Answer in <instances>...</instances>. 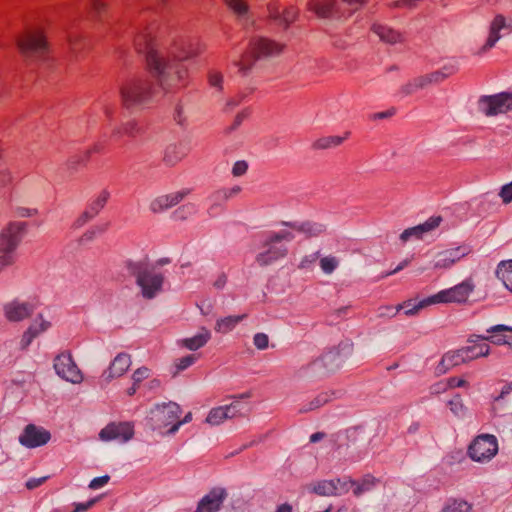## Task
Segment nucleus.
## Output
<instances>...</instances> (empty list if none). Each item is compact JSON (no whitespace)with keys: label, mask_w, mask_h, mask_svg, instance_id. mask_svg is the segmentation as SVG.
Listing matches in <instances>:
<instances>
[{"label":"nucleus","mask_w":512,"mask_h":512,"mask_svg":"<svg viewBox=\"0 0 512 512\" xmlns=\"http://www.w3.org/2000/svg\"><path fill=\"white\" fill-rule=\"evenodd\" d=\"M201 53L198 43L181 41L176 43L168 55L160 51L149 52L146 62L149 72L165 91H176L188 84L189 71L184 60Z\"/></svg>","instance_id":"nucleus-1"},{"label":"nucleus","mask_w":512,"mask_h":512,"mask_svg":"<svg viewBox=\"0 0 512 512\" xmlns=\"http://www.w3.org/2000/svg\"><path fill=\"white\" fill-rule=\"evenodd\" d=\"M20 54L30 62L46 61L50 55V45L43 28L30 27L16 40Z\"/></svg>","instance_id":"nucleus-2"},{"label":"nucleus","mask_w":512,"mask_h":512,"mask_svg":"<svg viewBox=\"0 0 512 512\" xmlns=\"http://www.w3.org/2000/svg\"><path fill=\"white\" fill-rule=\"evenodd\" d=\"M152 96L149 81L141 76L126 79L120 86V97L123 106L132 108L146 103Z\"/></svg>","instance_id":"nucleus-3"},{"label":"nucleus","mask_w":512,"mask_h":512,"mask_svg":"<svg viewBox=\"0 0 512 512\" xmlns=\"http://www.w3.org/2000/svg\"><path fill=\"white\" fill-rule=\"evenodd\" d=\"M129 271L136 277L137 284L142 289V295L147 299H152L161 290L164 277L149 269L142 263H131L128 266Z\"/></svg>","instance_id":"nucleus-4"},{"label":"nucleus","mask_w":512,"mask_h":512,"mask_svg":"<svg viewBox=\"0 0 512 512\" xmlns=\"http://www.w3.org/2000/svg\"><path fill=\"white\" fill-rule=\"evenodd\" d=\"M474 290V284L471 280H465L462 283L438 292L424 299L423 304H438V303H464Z\"/></svg>","instance_id":"nucleus-5"},{"label":"nucleus","mask_w":512,"mask_h":512,"mask_svg":"<svg viewBox=\"0 0 512 512\" xmlns=\"http://www.w3.org/2000/svg\"><path fill=\"white\" fill-rule=\"evenodd\" d=\"M293 239V235L289 231H280L272 234L266 241L268 249L257 255L256 261L260 266H266L278 259L284 257L287 254V248L280 246L277 247L275 244L281 241H290Z\"/></svg>","instance_id":"nucleus-6"},{"label":"nucleus","mask_w":512,"mask_h":512,"mask_svg":"<svg viewBox=\"0 0 512 512\" xmlns=\"http://www.w3.org/2000/svg\"><path fill=\"white\" fill-rule=\"evenodd\" d=\"M498 452L497 439L493 435L483 434L474 439L468 448V454L477 462L490 461Z\"/></svg>","instance_id":"nucleus-7"},{"label":"nucleus","mask_w":512,"mask_h":512,"mask_svg":"<svg viewBox=\"0 0 512 512\" xmlns=\"http://www.w3.org/2000/svg\"><path fill=\"white\" fill-rule=\"evenodd\" d=\"M481 111L487 116L506 113L512 109V93L503 92L484 96L479 101Z\"/></svg>","instance_id":"nucleus-8"},{"label":"nucleus","mask_w":512,"mask_h":512,"mask_svg":"<svg viewBox=\"0 0 512 512\" xmlns=\"http://www.w3.org/2000/svg\"><path fill=\"white\" fill-rule=\"evenodd\" d=\"M347 4L351 9H357L366 0H340ZM308 9L320 18H328L339 12L338 0H309Z\"/></svg>","instance_id":"nucleus-9"},{"label":"nucleus","mask_w":512,"mask_h":512,"mask_svg":"<svg viewBox=\"0 0 512 512\" xmlns=\"http://www.w3.org/2000/svg\"><path fill=\"white\" fill-rule=\"evenodd\" d=\"M54 369L56 373L66 381L80 383L83 379L81 371L69 352H62L55 357Z\"/></svg>","instance_id":"nucleus-10"},{"label":"nucleus","mask_w":512,"mask_h":512,"mask_svg":"<svg viewBox=\"0 0 512 512\" xmlns=\"http://www.w3.org/2000/svg\"><path fill=\"white\" fill-rule=\"evenodd\" d=\"M25 224L22 222H10L0 232V252L14 253L21 242Z\"/></svg>","instance_id":"nucleus-11"},{"label":"nucleus","mask_w":512,"mask_h":512,"mask_svg":"<svg viewBox=\"0 0 512 512\" xmlns=\"http://www.w3.org/2000/svg\"><path fill=\"white\" fill-rule=\"evenodd\" d=\"M454 73V67H444L439 71H434L429 74L419 76L405 86V92L407 94H411L418 89H424L432 84L440 83Z\"/></svg>","instance_id":"nucleus-12"},{"label":"nucleus","mask_w":512,"mask_h":512,"mask_svg":"<svg viewBox=\"0 0 512 512\" xmlns=\"http://www.w3.org/2000/svg\"><path fill=\"white\" fill-rule=\"evenodd\" d=\"M134 435V427L130 422H112L99 433L102 441L118 440L126 442Z\"/></svg>","instance_id":"nucleus-13"},{"label":"nucleus","mask_w":512,"mask_h":512,"mask_svg":"<svg viewBox=\"0 0 512 512\" xmlns=\"http://www.w3.org/2000/svg\"><path fill=\"white\" fill-rule=\"evenodd\" d=\"M251 52H253L258 59L281 54L285 45L275 40L265 37H255L249 42Z\"/></svg>","instance_id":"nucleus-14"},{"label":"nucleus","mask_w":512,"mask_h":512,"mask_svg":"<svg viewBox=\"0 0 512 512\" xmlns=\"http://www.w3.org/2000/svg\"><path fill=\"white\" fill-rule=\"evenodd\" d=\"M152 419L158 424L159 428H165L173 424L179 419L181 408L177 403L169 402L159 405L152 412Z\"/></svg>","instance_id":"nucleus-15"},{"label":"nucleus","mask_w":512,"mask_h":512,"mask_svg":"<svg viewBox=\"0 0 512 512\" xmlns=\"http://www.w3.org/2000/svg\"><path fill=\"white\" fill-rule=\"evenodd\" d=\"M269 18L283 28H287L298 16L296 7H282L279 3L273 2L268 5Z\"/></svg>","instance_id":"nucleus-16"},{"label":"nucleus","mask_w":512,"mask_h":512,"mask_svg":"<svg viewBox=\"0 0 512 512\" xmlns=\"http://www.w3.org/2000/svg\"><path fill=\"white\" fill-rule=\"evenodd\" d=\"M50 437V433L47 430L29 424L19 437V441L28 448H35L46 444L50 440Z\"/></svg>","instance_id":"nucleus-17"},{"label":"nucleus","mask_w":512,"mask_h":512,"mask_svg":"<svg viewBox=\"0 0 512 512\" xmlns=\"http://www.w3.org/2000/svg\"><path fill=\"white\" fill-rule=\"evenodd\" d=\"M226 497L227 492L224 488H213L200 500L195 512H218Z\"/></svg>","instance_id":"nucleus-18"},{"label":"nucleus","mask_w":512,"mask_h":512,"mask_svg":"<svg viewBox=\"0 0 512 512\" xmlns=\"http://www.w3.org/2000/svg\"><path fill=\"white\" fill-rule=\"evenodd\" d=\"M469 253L468 248L459 246L439 252L434 260L435 269H447Z\"/></svg>","instance_id":"nucleus-19"},{"label":"nucleus","mask_w":512,"mask_h":512,"mask_svg":"<svg viewBox=\"0 0 512 512\" xmlns=\"http://www.w3.org/2000/svg\"><path fill=\"white\" fill-rule=\"evenodd\" d=\"M189 192L188 189H184L170 194L160 195L151 201L149 208L153 213H161L180 203Z\"/></svg>","instance_id":"nucleus-20"},{"label":"nucleus","mask_w":512,"mask_h":512,"mask_svg":"<svg viewBox=\"0 0 512 512\" xmlns=\"http://www.w3.org/2000/svg\"><path fill=\"white\" fill-rule=\"evenodd\" d=\"M477 340L469 339L468 344L461 348L466 363L490 354V346L476 336Z\"/></svg>","instance_id":"nucleus-21"},{"label":"nucleus","mask_w":512,"mask_h":512,"mask_svg":"<svg viewBox=\"0 0 512 512\" xmlns=\"http://www.w3.org/2000/svg\"><path fill=\"white\" fill-rule=\"evenodd\" d=\"M154 32L155 29L152 26H145L138 29L134 37V46L138 52H146L149 54L151 51H157L154 49ZM148 55H146L147 57Z\"/></svg>","instance_id":"nucleus-22"},{"label":"nucleus","mask_w":512,"mask_h":512,"mask_svg":"<svg viewBox=\"0 0 512 512\" xmlns=\"http://www.w3.org/2000/svg\"><path fill=\"white\" fill-rule=\"evenodd\" d=\"M35 305L13 301L4 307L5 316L10 321H21L28 318L34 311Z\"/></svg>","instance_id":"nucleus-23"},{"label":"nucleus","mask_w":512,"mask_h":512,"mask_svg":"<svg viewBox=\"0 0 512 512\" xmlns=\"http://www.w3.org/2000/svg\"><path fill=\"white\" fill-rule=\"evenodd\" d=\"M131 366V357L128 354L121 353L117 355L104 372L103 377L106 381L121 377Z\"/></svg>","instance_id":"nucleus-24"},{"label":"nucleus","mask_w":512,"mask_h":512,"mask_svg":"<svg viewBox=\"0 0 512 512\" xmlns=\"http://www.w3.org/2000/svg\"><path fill=\"white\" fill-rule=\"evenodd\" d=\"M506 27V18L502 14L496 15L490 24L489 35L486 43L483 45L479 53H485L494 47L496 42L501 38L500 31Z\"/></svg>","instance_id":"nucleus-25"},{"label":"nucleus","mask_w":512,"mask_h":512,"mask_svg":"<svg viewBox=\"0 0 512 512\" xmlns=\"http://www.w3.org/2000/svg\"><path fill=\"white\" fill-rule=\"evenodd\" d=\"M188 153L189 147L186 143H173L165 148L163 161L169 166H174L183 160L188 155Z\"/></svg>","instance_id":"nucleus-26"},{"label":"nucleus","mask_w":512,"mask_h":512,"mask_svg":"<svg viewBox=\"0 0 512 512\" xmlns=\"http://www.w3.org/2000/svg\"><path fill=\"white\" fill-rule=\"evenodd\" d=\"M371 30L385 43L396 44L404 41V36L401 32L387 25L375 23L372 25Z\"/></svg>","instance_id":"nucleus-27"},{"label":"nucleus","mask_w":512,"mask_h":512,"mask_svg":"<svg viewBox=\"0 0 512 512\" xmlns=\"http://www.w3.org/2000/svg\"><path fill=\"white\" fill-rule=\"evenodd\" d=\"M466 363L461 348L454 351H449L443 355L437 370L439 373H446L455 366Z\"/></svg>","instance_id":"nucleus-28"},{"label":"nucleus","mask_w":512,"mask_h":512,"mask_svg":"<svg viewBox=\"0 0 512 512\" xmlns=\"http://www.w3.org/2000/svg\"><path fill=\"white\" fill-rule=\"evenodd\" d=\"M50 324L39 317L35 320L34 324H32L28 330L23 334L21 339L22 348H27L32 340L38 336L40 333L46 331Z\"/></svg>","instance_id":"nucleus-29"},{"label":"nucleus","mask_w":512,"mask_h":512,"mask_svg":"<svg viewBox=\"0 0 512 512\" xmlns=\"http://www.w3.org/2000/svg\"><path fill=\"white\" fill-rule=\"evenodd\" d=\"M488 333H491V337H481V340L491 341L497 345L507 344L512 347V342L508 340L507 336L500 334L502 332H512L511 326L506 325H496L487 330Z\"/></svg>","instance_id":"nucleus-30"},{"label":"nucleus","mask_w":512,"mask_h":512,"mask_svg":"<svg viewBox=\"0 0 512 512\" xmlns=\"http://www.w3.org/2000/svg\"><path fill=\"white\" fill-rule=\"evenodd\" d=\"M257 60L258 58L251 52V46L249 45L247 50L238 59L233 60V65L238 68L240 74L245 75L251 70Z\"/></svg>","instance_id":"nucleus-31"},{"label":"nucleus","mask_w":512,"mask_h":512,"mask_svg":"<svg viewBox=\"0 0 512 512\" xmlns=\"http://www.w3.org/2000/svg\"><path fill=\"white\" fill-rule=\"evenodd\" d=\"M209 339H210V332L208 330H203L201 333H199L193 337L180 340L179 344L182 347H185V348L193 351V350H197V349L203 347L208 342Z\"/></svg>","instance_id":"nucleus-32"},{"label":"nucleus","mask_w":512,"mask_h":512,"mask_svg":"<svg viewBox=\"0 0 512 512\" xmlns=\"http://www.w3.org/2000/svg\"><path fill=\"white\" fill-rule=\"evenodd\" d=\"M496 276L512 292V260L501 261L497 266Z\"/></svg>","instance_id":"nucleus-33"},{"label":"nucleus","mask_w":512,"mask_h":512,"mask_svg":"<svg viewBox=\"0 0 512 512\" xmlns=\"http://www.w3.org/2000/svg\"><path fill=\"white\" fill-rule=\"evenodd\" d=\"M378 483L379 480L374 476L365 475L361 480L355 481V484H353V494L358 497L365 492L371 491Z\"/></svg>","instance_id":"nucleus-34"},{"label":"nucleus","mask_w":512,"mask_h":512,"mask_svg":"<svg viewBox=\"0 0 512 512\" xmlns=\"http://www.w3.org/2000/svg\"><path fill=\"white\" fill-rule=\"evenodd\" d=\"M347 135L348 134L343 137L336 135L320 137L313 142L312 147L316 150L337 147L342 144V142L347 138Z\"/></svg>","instance_id":"nucleus-35"},{"label":"nucleus","mask_w":512,"mask_h":512,"mask_svg":"<svg viewBox=\"0 0 512 512\" xmlns=\"http://www.w3.org/2000/svg\"><path fill=\"white\" fill-rule=\"evenodd\" d=\"M309 489L319 496H335L336 488L331 480L318 481L309 486Z\"/></svg>","instance_id":"nucleus-36"},{"label":"nucleus","mask_w":512,"mask_h":512,"mask_svg":"<svg viewBox=\"0 0 512 512\" xmlns=\"http://www.w3.org/2000/svg\"><path fill=\"white\" fill-rule=\"evenodd\" d=\"M292 228L307 234L309 237H317L325 231V226L320 223L304 222L300 225H292Z\"/></svg>","instance_id":"nucleus-37"},{"label":"nucleus","mask_w":512,"mask_h":512,"mask_svg":"<svg viewBox=\"0 0 512 512\" xmlns=\"http://www.w3.org/2000/svg\"><path fill=\"white\" fill-rule=\"evenodd\" d=\"M246 315L241 316H228L217 321L215 330L220 333H227L231 331Z\"/></svg>","instance_id":"nucleus-38"},{"label":"nucleus","mask_w":512,"mask_h":512,"mask_svg":"<svg viewBox=\"0 0 512 512\" xmlns=\"http://www.w3.org/2000/svg\"><path fill=\"white\" fill-rule=\"evenodd\" d=\"M109 197L110 193L107 190H102L88 207V213H90V216H96L104 208Z\"/></svg>","instance_id":"nucleus-39"},{"label":"nucleus","mask_w":512,"mask_h":512,"mask_svg":"<svg viewBox=\"0 0 512 512\" xmlns=\"http://www.w3.org/2000/svg\"><path fill=\"white\" fill-rule=\"evenodd\" d=\"M227 415H229V408L224 406L216 407L210 410L206 422L211 425H219L228 419Z\"/></svg>","instance_id":"nucleus-40"},{"label":"nucleus","mask_w":512,"mask_h":512,"mask_svg":"<svg viewBox=\"0 0 512 512\" xmlns=\"http://www.w3.org/2000/svg\"><path fill=\"white\" fill-rule=\"evenodd\" d=\"M471 504L464 500H451L449 501L441 512H470Z\"/></svg>","instance_id":"nucleus-41"},{"label":"nucleus","mask_w":512,"mask_h":512,"mask_svg":"<svg viewBox=\"0 0 512 512\" xmlns=\"http://www.w3.org/2000/svg\"><path fill=\"white\" fill-rule=\"evenodd\" d=\"M15 177L8 167L0 168V192L12 188Z\"/></svg>","instance_id":"nucleus-42"},{"label":"nucleus","mask_w":512,"mask_h":512,"mask_svg":"<svg viewBox=\"0 0 512 512\" xmlns=\"http://www.w3.org/2000/svg\"><path fill=\"white\" fill-rule=\"evenodd\" d=\"M441 221L442 218L440 216L430 217L424 223L415 226L413 230L420 232V234L423 236L425 233H428L437 228L440 225Z\"/></svg>","instance_id":"nucleus-43"},{"label":"nucleus","mask_w":512,"mask_h":512,"mask_svg":"<svg viewBox=\"0 0 512 512\" xmlns=\"http://www.w3.org/2000/svg\"><path fill=\"white\" fill-rule=\"evenodd\" d=\"M236 15L244 16L248 12V5L244 0H223Z\"/></svg>","instance_id":"nucleus-44"},{"label":"nucleus","mask_w":512,"mask_h":512,"mask_svg":"<svg viewBox=\"0 0 512 512\" xmlns=\"http://www.w3.org/2000/svg\"><path fill=\"white\" fill-rule=\"evenodd\" d=\"M336 488V495L344 494L349 492L350 489L353 490L355 484L354 480L351 479H333L331 480Z\"/></svg>","instance_id":"nucleus-45"},{"label":"nucleus","mask_w":512,"mask_h":512,"mask_svg":"<svg viewBox=\"0 0 512 512\" xmlns=\"http://www.w3.org/2000/svg\"><path fill=\"white\" fill-rule=\"evenodd\" d=\"M139 126L135 121H128L118 129L115 130L114 134L134 136L139 132Z\"/></svg>","instance_id":"nucleus-46"},{"label":"nucleus","mask_w":512,"mask_h":512,"mask_svg":"<svg viewBox=\"0 0 512 512\" xmlns=\"http://www.w3.org/2000/svg\"><path fill=\"white\" fill-rule=\"evenodd\" d=\"M197 357L195 355H187L180 359H177L174 363L176 371H174V375L180 373L181 371L187 369L191 365H193L196 361Z\"/></svg>","instance_id":"nucleus-47"},{"label":"nucleus","mask_w":512,"mask_h":512,"mask_svg":"<svg viewBox=\"0 0 512 512\" xmlns=\"http://www.w3.org/2000/svg\"><path fill=\"white\" fill-rule=\"evenodd\" d=\"M330 400V395L328 393H321L315 397L313 401L310 402L308 407L302 408L301 412H307L314 409H317L324 404H326Z\"/></svg>","instance_id":"nucleus-48"},{"label":"nucleus","mask_w":512,"mask_h":512,"mask_svg":"<svg viewBox=\"0 0 512 512\" xmlns=\"http://www.w3.org/2000/svg\"><path fill=\"white\" fill-rule=\"evenodd\" d=\"M337 266H338V260L335 257L328 256V257H324L320 260V267L327 274L332 273L336 269Z\"/></svg>","instance_id":"nucleus-49"},{"label":"nucleus","mask_w":512,"mask_h":512,"mask_svg":"<svg viewBox=\"0 0 512 512\" xmlns=\"http://www.w3.org/2000/svg\"><path fill=\"white\" fill-rule=\"evenodd\" d=\"M403 308L402 305L392 306V305H385L378 308V316L379 317H393L395 316L401 309Z\"/></svg>","instance_id":"nucleus-50"},{"label":"nucleus","mask_w":512,"mask_h":512,"mask_svg":"<svg viewBox=\"0 0 512 512\" xmlns=\"http://www.w3.org/2000/svg\"><path fill=\"white\" fill-rule=\"evenodd\" d=\"M225 408H229V415H227L228 419H232L235 417L243 416V407L240 405L239 401H234L229 405L224 406Z\"/></svg>","instance_id":"nucleus-51"},{"label":"nucleus","mask_w":512,"mask_h":512,"mask_svg":"<svg viewBox=\"0 0 512 512\" xmlns=\"http://www.w3.org/2000/svg\"><path fill=\"white\" fill-rule=\"evenodd\" d=\"M499 197L504 204H509L512 202V181L502 186L499 192Z\"/></svg>","instance_id":"nucleus-52"},{"label":"nucleus","mask_w":512,"mask_h":512,"mask_svg":"<svg viewBox=\"0 0 512 512\" xmlns=\"http://www.w3.org/2000/svg\"><path fill=\"white\" fill-rule=\"evenodd\" d=\"M0 272L5 269L6 267H9L14 264L15 262V256L14 253L10 252H0Z\"/></svg>","instance_id":"nucleus-53"},{"label":"nucleus","mask_w":512,"mask_h":512,"mask_svg":"<svg viewBox=\"0 0 512 512\" xmlns=\"http://www.w3.org/2000/svg\"><path fill=\"white\" fill-rule=\"evenodd\" d=\"M149 376L150 370L146 367H141L133 373L132 379L135 384L139 385L143 380L147 379Z\"/></svg>","instance_id":"nucleus-54"},{"label":"nucleus","mask_w":512,"mask_h":512,"mask_svg":"<svg viewBox=\"0 0 512 512\" xmlns=\"http://www.w3.org/2000/svg\"><path fill=\"white\" fill-rule=\"evenodd\" d=\"M209 84L212 87L221 89L223 82V75L218 71H211L208 75Z\"/></svg>","instance_id":"nucleus-55"},{"label":"nucleus","mask_w":512,"mask_h":512,"mask_svg":"<svg viewBox=\"0 0 512 512\" xmlns=\"http://www.w3.org/2000/svg\"><path fill=\"white\" fill-rule=\"evenodd\" d=\"M254 344L260 350L266 349L269 344V338L264 333H257L254 336Z\"/></svg>","instance_id":"nucleus-56"},{"label":"nucleus","mask_w":512,"mask_h":512,"mask_svg":"<svg viewBox=\"0 0 512 512\" xmlns=\"http://www.w3.org/2000/svg\"><path fill=\"white\" fill-rule=\"evenodd\" d=\"M194 211L195 206L193 204H187L177 209L174 214L179 219H185L188 214H192Z\"/></svg>","instance_id":"nucleus-57"},{"label":"nucleus","mask_w":512,"mask_h":512,"mask_svg":"<svg viewBox=\"0 0 512 512\" xmlns=\"http://www.w3.org/2000/svg\"><path fill=\"white\" fill-rule=\"evenodd\" d=\"M248 169V164L245 161H237L232 169V173L234 176H242L246 173Z\"/></svg>","instance_id":"nucleus-58"},{"label":"nucleus","mask_w":512,"mask_h":512,"mask_svg":"<svg viewBox=\"0 0 512 512\" xmlns=\"http://www.w3.org/2000/svg\"><path fill=\"white\" fill-rule=\"evenodd\" d=\"M109 479H110V477L108 475L94 478L90 482L89 488L93 489V490L101 488L109 482Z\"/></svg>","instance_id":"nucleus-59"},{"label":"nucleus","mask_w":512,"mask_h":512,"mask_svg":"<svg viewBox=\"0 0 512 512\" xmlns=\"http://www.w3.org/2000/svg\"><path fill=\"white\" fill-rule=\"evenodd\" d=\"M413 229H414V227H411V228H408V229L404 230L402 232V234L400 235V239L403 242H406L409 239H411L412 237L417 238V239L422 238V235L420 234V232H418L416 230H413Z\"/></svg>","instance_id":"nucleus-60"},{"label":"nucleus","mask_w":512,"mask_h":512,"mask_svg":"<svg viewBox=\"0 0 512 512\" xmlns=\"http://www.w3.org/2000/svg\"><path fill=\"white\" fill-rule=\"evenodd\" d=\"M448 405H449L450 410L455 415H458L462 411V409H463V404H462L461 398L459 396H457V397L453 398L452 400H450Z\"/></svg>","instance_id":"nucleus-61"},{"label":"nucleus","mask_w":512,"mask_h":512,"mask_svg":"<svg viewBox=\"0 0 512 512\" xmlns=\"http://www.w3.org/2000/svg\"><path fill=\"white\" fill-rule=\"evenodd\" d=\"M91 7L97 13H102L107 10V3L104 0H91Z\"/></svg>","instance_id":"nucleus-62"},{"label":"nucleus","mask_w":512,"mask_h":512,"mask_svg":"<svg viewBox=\"0 0 512 512\" xmlns=\"http://www.w3.org/2000/svg\"><path fill=\"white\" fill-rule=\"evenodd\" d=\"M249 115H250V111L248 109H245V110H242L241 112H239L234 119L232 129L237 128L242 123V121L244 119H246Z\"/></svg>","instance_id":"nucleus-63"},{"label":"nucleus","mask_w":512,"mask_h":512,"mask_svg":"<svg viewBox=\"0 0 512 512\" xmlns=\"http://www.w3.org/2000/svg\"><path fill=\"white\" fill-rule=\"evenodd\" d=\"M95 504V500H90L86 503L74 504V510L72 512H85Z\"/></svg>","instance_id":"nucleus-64"}]
</instances>
